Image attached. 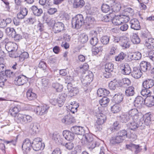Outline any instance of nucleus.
<instances>
[{
  "label": "nucleus",
  "mask_w": 154,
  "mask_h": 154,
  "mask_svg": "<svg viewBox=\"0 0 154 154\" xmlns=\"http://www.w3.org/2000/svg\"><path fill=\"white\" fill-rule=\"evenodd\" d=\"M93 74L92 73L88 75H86L85 73H84L82 76L81 82L86 92H88L90 91L89 86L90 83L93 80Z\"/></svg>",
  "instance_id": "f257e3e1"
},
{
  "label": "nucleus",
  "mask_w": 154,
  "mask_h": 154,
  "mask_svg": "<svg viewBox=\"0 0 154 154\" xmlns=\"http://www.w3.org/2000/svg\"><path fill=\"white\" fill-rule=\"evenodd\" d=\"M83 16L81 14H79L73 18L72 20V27L78 29L82 25L84 22Z\"/></svg>",
  "instance_id": "f03ea898"
},
{
  "label": "nucleus",
  "mask_w": 154,
  "mask_h": 154,
  "mask_svg": "<svg viewBox=\"0 0 154 154\" xmlns=\"http://www.w3.org/2000/svg\"><path fill=\"white\" fill-rule=\"evenodd\" d=\"M42 139L40 137L34 138L32 142V147L35 151H38L44 149L45 145L42 143Z\"/></svg>",
  "instance_id": "7ed1b4c3"
},
{
  "label": "nucleus",
  "mask_w": 154,
  "mask_h": 154,
  "mask_svg": "<svg viewBox=\"0 0 154 154\" xmlns=\"http://www.w3.org/2000/svg\"><path fill=\"white\" fill-rule=\"evenodd\" d=\"M17 119L22 124H26L32 122V117L29 115L20 113L18 114Z\"/></svg>",
  "instance_id": "20e7f679"
},
{
  "label": "nucleus",
  "mask_w": 154,
  "mask_h": 154,
  "mask_svg": "<svg viewBox=\"0 0 154 154\" xmlns=\"http://www.w3.org/2000/svg\"><path fill=\"white\" fill-rule=\"evenodd\" d=\"M32 142L28 138L25 139L22 143V148L24 154H27L30 150Z\"/></svg>",
  "instance_id": "39448f33"
},
{
  "label": "nucleus",
  "mask_w": 154,
  "mask_h": 154,
  "mask_svg": "<svg viewBox=\"0 0 154 154\" xmlns=\"http://www.w3.org/2000/svg\"><path fill=\"white\" fill-rule=\"evenodd\" d=\"M49 106L46 104L37 106L35 109L36 113L38 115H42L46 114L48 111Z\"/></svg>",
  "instance_id": "423d86ee"
},
{
  "label": "nucleus",
  "mask_w": 154,
  "mask_h": 154,
  "mask_svg": "<svg viewBox=\"0 0 154 154\" xmlns=\"http://www.w3.org/2000/svg\"><path fill=\"white\" fill-rule=\"evenodd\" d=\"M68 92L67 95L70 97H72L76 95L79 92V90L77 87H73L72 84H69L67 85Z\"/></svg>",
  "instance_id": "0eeeda50"
},
{
  "label": "nucleus",
  "mask_w": 154,
  "mask_h": 154,
  "mask_svg": "<svg viewBox=\"0 0 154 154\" xmlns=\"http://www.w3.org/2000/svg\"><path fill=\"white\" fill-rule=\"evenodd\" d=\"M95 21L94 18L91 15H87L84 20L83 24L87 28H90L91 27Z\"/></svg>",
  "instance_id": "6e6552de"
},
{
  "label": "nucleus",
  "mask_w": 154,
  "mask_h": 154,
  "mask_svg": "<svg viewBox=\"0 0 154 154\" xmlns=\"http://www.w3.org/2000/svg\"><path fill=\"white\" fill-rule=\"evenodd\" d=\"M71 130L74 134L77 135H83L85 133V130L83 127L79 126H73L71 128Z\"/></svg>",
  "instance_id": "1a4fd4ad"
},
{
  "label": "nucleus",
  "mask_w": 154,
  "mask_h": 154,
  "mask_svg": "<svg viewBox=\"0 0 154 154\" xmlns=\"http://www.w3.org/2000/svg\"><path fill=\"white\" fill-rule=\"evenodd\" d=\"M28 81L27 78L23 75H20L16 77L14 83L16 85L20 86L23 85Z\"/></svg>",
  "instance_id": "9d476101"
},
{
  "label": "nucleus",
  "mask_w": 154,
  "mask_h": 154,
  "mask_svg": "<svg viewBox=\"0 0 154 154\" xmlns=\"http://www.w3.org/2000/svg\"><path fill=\"white\" fill-rule=\"evenodd\" d=\"M117 118V120L122 123H126L132 121L127 112L118 116Z\"/></svg>",
  "instance_id": "9b49d317"
},
{
  "label": "nucleus",
  "mask_w": 154,
  "mask_h": 154,
  "mask_svg": "<svg viewBox=\"0 0 154 154\" xmlns=\"http://www.w3.org/2000/svg\"><path fill=\"white\" fill-rule=\"evenodd\" d=\"M130 23L131 28L134 30H139L141 28L139 22L137 19H131L130 22Z\"/></svg>",
  "instance_id": "f8f14e48"
},
{
  "label": "nucleus",
  "mask_w": 154,
  "mask_h": 154,
  "mask_svg": "<svg viewBox=\"0 0 154 154\" xmlns=\"http://www.w3.org/2000/svg\"><path fill=\"white\" fill-rule=\"evenodd\" d=\"M145 100L143 98L140 96H137L135 99L134 101V105L135 107L141 108L142 105L143 103V102L145 103Z\"/></svg>",
  "instance_id": "ddd939ff"
},
{
  "label": "nucleus",
  "mask_w": 154,
  "mask_h": 154,
  "mask_svg": "<svg viewBox=\"0 0 154 154\" xmlns=\"http://www.w3.org/2000/svg\"><path fill=\"white\" fill-rule=\"evenodd\" d=\"M52 138L58 145H62L63 146V139L61 137L59 133L57 132L53 133L52 135Z\"/></svg>",
  "instance_id": "4468645a"
},
{
  "label": "nucleus",
  "mask_w": 154,
  "mask_h": 154,
  "mask_svg": "<svg viewBox=\"0 0 154 154\" xmlns=\"http://www.w3.org/2000/svg\"><path fill=\"white\" fill-rule=\"evenodd\" d=\"M28 10L27 9L24 7H21L20 9V12L17 14V17L19 19H23L27 14Z\"/></svg>",
  "instance_id": "2eb2a0df"
},
{
  "label": "nucleus",
  "mask_w": 154,
  "mask_h": 154,
  "mask_svg": "<svg viewBox=\"0 0 154 154\" xmlns=\"http://www.w3.org/2000/svg\"><path fill=\"white\" fill-rule=\"evenodd\" d=\"M94 140L93 135L91 133L85 134L83 135V137L82 139V143L84 144H88V143L91 142Z\"/></svg>",
  "instance_id": "dca6fc26"
},
{
  "label": "nucleus",
  "mask_w": 154,
  "mask_h": 154,
  "mask_svg": "<svg viewBox=\"0 0 154 154\" xmlns=\"http://www.w3.org/2000/svg\"><path fill=\"white\" fill-rule=\"evenodd\" d=\"M121 38L120 43L121 47L124 48H128L130 46L131 42L128 38L125 36H123Z\"/></svg>",
  "instance_id": "f3484780"
},
{
  "label": "nucleus",
  "mask_w": 154,
  "mask_h": 154,
  "mask_svg": "<svg viewBox=\"0 0 154 154\" xmlns=\"http://www.w3.org/2000/svg\"><path fill=\"white\" fill-rule=\"evenodd\" d=\"M126 146L127 148L132 151V149H135L136 150L134 152L136 154L138 153L142 150V149L141 148L142 146H140L139 145H136L131 143L126 145Z\"/></svg>",
  "instance_id": "a211bd4d"
},
{
  "label": "nucleus",
  "mask_w": 154,
  "mask_h": 154,
  "mask_svg": "<svg viewBox=\"0 0 154 154\" xmlns=\"http://www.w3.org/2000/svg\"><path fill=\"white\" fill-rule=\"evenodd\" d=\"M64 28V25L63 23L61 22H58L54 23L53 29L54 31V32L57 33L63 30Z\"/></svg>",
  "instance_id": "6ab92c4d"
},
{
  "label": "nucleus",
  "mask_w": 154,
  "mask_h": 154,
  "mask_svg": "<svg viewBox=\"0 0 154 154\" xmlns=\"http://www.w3.org/2000/svg\"><path fill=\"white\" fill-rule=\"evenodd\" d=\"M151 67V66L150 63L146 61H143L140 63V70L144 72L150 70Z\"/></svg>",
  "instance_id": "aec40b11"
},
{
  "label": "nucleus",
  "mask_w": 154,
  "mask_h": 154,
  "mask_svg": "<svg viewBox=\"0 0 154 154\" xmlns=\"http://www.w3.org/2000/svg\"><path fill=\"white\" fill-rule=\"evenodd\" d=\"M142 75V73L139 68L137 67L133 68V70L131 73V75L135 79H139L140 78Z\"/></svg>",
  "instance_id": "412c9836"
},
{
  "label": "nucleus",
  "mask_w": 154,
  "mask_h": 154,
  "mask_svg": "<svg viewBox=\"0 0 154 154\" xmlns=\"http://www.w3.org/2000/svg\"><path fill=\"white\" fill-rule=\"evenodd\" d=\"M31 9L34 15L37 17H40L43 14V11L42 9L38 8L37 6L33 5L31 7Z\"/></svg>",
  "instance_id": "4be33fe9"
},
{
  "label": "nucleus",
  "mask_w": 154,
  "mask_h": 154,
  "mask_svg": "<svg viewBox=\"0 0 154 154\" xmlns=\"http://www.w3.org/2000/svg\"><path fill=\"white\" fill-rule=\"evenodd\" d=\"M124 140L117 133L114 137L110 140V143L112 145L119 144L122 142Z\"/></svg>",
  "instance_id": "5701e85b"
},
{
  "label": "nucleus",
  "mask_w": 154,
  "mask_h": 154,
  "mask_svg": "<svg viewBox=\"0 0 154 154\" xmlns=\"http://www.w3.org/2000/svg\"><path fill=\"white\" fill-rule=\"evenodd\" d=\"M63 135L65 139L68 140H72L74 138V134L72 132L68 131H64L63 132Z\"/></svg>",
  "instance_id": "b1692460"
},
{
  "label": "nucleus",
  "mask_w": 154,
  "mask_h": 154,
  "mask_svg": "<svg viewBox=\"0 0 154 154\" xmlns=\"http://www.w3.org/2000/svg\"><path fill=\"white\" fill-rule=\"evenodd\" d=\"M144 88H150L154 85V81L152 79H148L145 80L142 84Z\"/></svg>",
  "instance_id": "393cba45"
},
{
  "label": "nucleus",
  "mask_w": 154,
  "mask_h": 154,
  "mask_svg": "<svg viewBox=\"0 0 154 154\" xmlns=\"http://www.w3.org/2000/svg\"><path fill=\"white\" fill-rule=\"evenodd\" d=\"M145 45L148 48L152 49L154 48V38H149L145 41Z\"/></svg>",
  "instance_id": "a878e982"
},
{
  "label": "nucleus",
  "mask_w": 154,
  "mask_h": 154,
  "mask_svg": "<svg viewBox=\"0 0 154 154\" xmlns=\"http://www.w3.org/2000/svg\"><path fill=\"white\" fill-rule=\"evenodd\" d=\"M124 96L123 94L118 93L114 95L113 97V100L116 103L119 104L122 101Z\"/></svg>",
  "instance_id": "bb28decb"
},
{
  "label": "nucleus",
  "mask_w": 154,
  "mask_h": 154,
  "mask_svg": "<svg viewBox=\"0 0 154 154\" xmlns=\"http://www.w3.org/2000/svg\"><path fill=\"white\" fill-rule=\"evenodd\" d=\"M122 72L123 74L128 75L131 73V68L129 65L125 63L124 66L121 67Z\"/></svg>",
  "instance_id": "cd10ccee"
},
{
  "label": "nucleus",
  "mask_w": 154,
  "mask_h": 154,
  "mask_svg": "<svg viewBox=\"0 0 154 154\" xmlns=\"http://www.w3.org/2000/svg\"><path fill=\"white\" fill-rule=\"evenodd\" d=\"M17 45L16 43L11 42L7 43L5 45V48L8 52L14 51Z\"/></svg>",
  "instance_id": "c85d7f7f"
},
{
  "label": "nucleus",
  "mask_w": 154,
  "mask_h": 154,
  "mask_svg": "<svg viewBox=\"0 0 154 154\" xmlns=\"http://www.w3.org/2000/svg\"><path fill=\"white\" fill-rule=\"evenodd\" d=\"M109 93V91L105 88H100L97 91V94L98 97H103L108 95Z\"/></svg>",
  "instance_id": "c756f323"
},
{
  "label": "nucleus",
  "mask_w": 154,
  "mask_h": 154,
  "mask_svg": "<svg viewBox=\"0 0 154 154\" xmlns=\"http://www.w3.org/2000/svg\"><path fill=\"white\" fill-rule=\"evenodd\" d=\"M135 94V88L132 86L128 87L125 91V94L128 97L133 96Z\"/></svg>",
  "instance_id": "7c9ffc66"
},
{
  "label": "nucleus",
  "mask_w": 154,
  "mask_h": 154,
  "mask_svg": "<svg viewBox=\"0 0 154 154\" xmlns=\"http://www.w3.org/2000/svg\"><path fill=\"white\" fill-rule=\"evenodd\" d=\"M127 113L132 120L133 117H136V119H137L139 116L138 111L136 109H132Z\"/></svg>",
  "instance_id": "2f4dec72"
},
{
  "label": "nucleus",
  "mask_w": 154,
  "mask_h": 154,
  "mask_svg": "<svg viewBox=\"0 0 154 154\" xmlns=\"http://www.w3.org/2000/svg\"><path fill=\"white\" fill-rule=\"evenodd\" d=\"M61 121L63 123L69 125L74 122H75V119L73 117L66 116L62 119Z\"/></svg>",
  "instance_id": "473e14b6"
},
{
  "label": "nucleus",
  "mask_w": 154,
  "mask_h": 154,
  "mask_svg": "<svg viewBox=\"0 0 154 154\" xmlns=\"http://www.w3.org/2000/svg\"><path fill=\"white\" fill-rule=\"evenodd\" d=\"M26 96L27 99L30 100H32L35 99L37 97L36 94L32 92V90L29 89L26 92Z\"/></svg>",
  "instance_id": "72a5a7b5"
},
{
  "label": "nucleus",
  "mask_w": 154,
  "mask_h": 154,
  "mask_svg": "<svg viewBox=\"0 0 154 154\" xmlns=\"http://www.w3.org/2000/svg\"><path fill=\"white\" fill-rule=\"evenodd\" d=\"M106 119V116L103 113H100L98 115L97 119L96 122L99 124H103Z\"/></svg>",
  "instance_id": "f704fd0d"
},
{
  "label": "nucleus",
  "mask_w": 154,
  "mask_h": 154,
  "mask_svg": "<svg viewBox=\"0 0 154 154\" xmlns=\"http://www.w3.org/2000/svg\"><path fill=\"white\" fill-rule=\"evenodd\" d=\"M145 103L148 107H151L154 105V97L151 96L145 100Z\"/></svg>",
  "instance_id": "c9c22d12"
},
{
  "label": "nucleus",
  "mask_w": 154,
  "mask_h": 154,
  "mask_svg": "<svg viewBox=\"0 0 154 154\" xmlns=\"http://www.w3.org/2000/svg\"><path fill=\"white\" fill-rule=\"evenodd\" d=\"M151 116L150 113H148L143 116V118L142 119L146 126L149 125L150 123Z\"/></svg>",
  "instance_id": "e433bc0d"
},
{
  "label": "nucleus",
  "mask_w": 154,
  "mask_h": 154,
  "mask_svg": "<svg viewBox=\"0 0 154 154\" xmlns=\"http://www.w3.org/2000/svg\"><path fill=\"white\" fill-rule=\"evenodd\" d=\"M85 3V2L83 0H80L78 2L76 0L73 3V7L75 8H81L84 6Z\"/></svg>",
  "instance_id": "4c0bfd02"
},
{
  "label": "nucleus",
  "mask_w": 154,
  "mask_h": 154,
  "mask_svg": "<svg viewBox=\"0 0 154 154\" xmlns=\"http://www.w3.org/2000/svg\"><path fill=\"white\" fill-rule=\"evenodd\" d=\"M19 106H12L9 110V114H10L12 116L15 117L16 114L19 111Z\"/></svg>",
  "instance_id": "58836bf2"
},
{
  "label": "nucleus",
  "mask_w": 154,
  "mask_h": 154,
  "mask_svg": "<svg viewBox=\"0 0 154 154\" xmlns=\"http://www.w3.org/2000/svg\"><path fill=\"white\" fill-rule=\"evenodd\" d=\"M127 127L130 129L134 131L138 128L137 123L134 121H131L127 125Z\"/></svg>",
  "instance_id": "ea45409f"
},
{
  "label": "nucleus",
  "mask_w": 154,
  "mask_h": 154,
  "mask_svg": "<svg viewBox=\"0 0 154 154\" xmlns=\"http://www.w3.org/2000/svg\"><path fill=\"white\" fill-rule=\"evenodd\" d=\"M103 50L102 46H100L98 47H94L93 48L92 50V54L94 55L99 54L100 53L102 52Z\"/></svg>",
  "instance_id": "a19ab883"
},
{
  "label": "nucleus",
  "mask_w": 154,
  "mask_h": 154,
  "mask_svg": "<svg viewBox=\"0 0 154 154\" xmlns=\"http://www.w3.org/2000/svg\"><path fill=\"white\" fill-rule=\"evenodd\" d=\"M38 125L36 123H32L30 124V128L32 132V134H34L36 133L38 131Z\"/></svg>",
  "instance_id": "79ce46f5"
},
{
  "label": "nucleus",
  "mask_w": 154,
  "mask_h": 154,
  "mask_svg": "<svg viewBox=\"0 0 154 154\" xmlns=\"http://www.w3.org/2000/svg\"><path fill=\"white\" fill-rule=\"evenodd\" d=\"M5 32L7 35L9 37L13 38V36H14L16 32L14 28L8 27L6 29Z\"/></svg>",
  "instance_id": "37998d69"
},
{
  "label": "nucleus",
  "mask_w": 154,
  "mask_h": 154,
  "mask_svg": "<svg viewBox=\"0 0 154 154\" xmlns=\"http://www.w3.org/2000/svg\"><path fill=\"white\" fill-rule=\"evenodd\" d=\"M148 89L144 88V89H142L141 91V94L143 96L147 97H151L152 92Z\"/></svg>",
  "instance_id": "c03bdc74"
},
{
  "label": "nucleus",
  "mask_w": 154,
  "mask_h": 154,
  "mask_svg": "<svg viewBox=\"0 0 154 154\" xmlns=\"http://www.w3.org/2000/svg\"><path fill=\"white\" fill-rule=\"evenodd\" d=\"M126 56V54L123 52H121L118 55L115 56V60L118 62H121Z\"/></svg>",
  "instance_id": "a18cd8bd"
},
{
  "label": "nucleus",
  "mask_w": 154,
  "mask_h": 154,
  "mask_svg": "<svg viewBox=\"0 0 154 154\" xmlns=\"http://www.w3.org/2000/svg\"><path fill=\"white\" fill-rule=\"evenodd\" d=\"M105 71L112 72L114 69V65L111 63H106L105 65Z\"/></svg>",
  "instance_id": "49530a36"
},
{
  "label": "nucleus",
  "mask_w": 154,
  "mask_h": 154,
  "mask_svg": "<svg viewBox=\"0 0 154 154\" xmlns=\"http://www.w3.org/2000/svg\"><path fill=\"white\" fill-rule=\"evenodd\" d=\"M112 23L115 25H119L121 24L122 23L120 15L115 16L112 21Z\"/></svg>",
  "instance_id": "de8ad7c7"
},
{
  "label": "nucleus",
  "mask_w": 154,
  "mask_h": 154,
  "mask_svg": "<svg viewBox=\"0 0 154 154\" xmlns=\"http://www.w3.org/2000/svg\"><path fill=\"white\" fill-rule=\"evenodd\" d=\"M101 9L103 12L107 13L112 10V8L107 4H103L102 5Z\"/></svg>",
  "instance_id": "09e8293b"
},
{
  "label": "nucleus",
  "mask_w": 154,
  "mask_h": 154,
  "mask_svg": "<svg viewBox=\"0 0 154 154\" xmlns=\"http://www.w3.org/2000/svg\"><path fill=\"white\" fill-rule=\"evenodd\" d=\"M109 40L110 37L106 35L103 36L100 38L101 42L103 45H107L109 44Z\"/></svg>",
  "instance_id": "8fccbe9b"
},
{
  "label": "nucleus",
  "mask_w": 154,
  "mask_h": 154,
  "mask_svg": "<svg viewBox=\"0 0 154 154\" xmlns=\"http://www.w3.org/2000/svg\"><path fill=\"white\" fill-rule=\"evenodd\" d=\"M121 109L119 104L116 103L111 107V111L114 113H116L119 112Z\"/></svg>",
  "instance_id": "3c124183"
},
{
  "label": "nucleus",
  "mask_w": 154,
  "mask_h": 154,
  "mask_svg": "<svg viewBox=\"0 0 154 154\" xmlns=\"http://www.w3.org/2000/svg\"><path fill=\"white\" fill-rule=\"evenodd\" d=\"M88 40V36L85 34L83 33L80 35L79 40L82 43H84L86 42Z\"/></svg>",
  "instance_id": "603ef678"
},
{
  "label": "nucleus",
  "mask_w": 154,
  "mask_h": 154,
  "mask_svg": "<svg viewBox=\"0 0 154 154\" xmlns=\"http://www.w3.org/2000/svg\"><path fill=\"white\" fill-rule=\"evenodd\" d=\"M132 59L135 60H140L141 57V54L139 52H134L131 55Z\"/></svg>",
  "instance_id": "864d4df0"
},
{
  "label": "nucleus",
  "mask_w": 154,
  "mask_h": 154,
  "mask_svg": "<svg viewBox=\"0 0 154 154\" xmlns=\"http://www.w3.org/2000/svg\"><path fill=\"white\" fill-rule=\"evenodd\" d=\"M120 136L124 140H125L127 137V132L125 130H120L116 133Z\"/></svg>",
  "instance_id": "5fc2aeb1"
},
{
  "label": "nucleus",
  "mask_w": 154,
  "mask_h": 154,
  "mask_svg": "<svg viewBox=\"0 0 154 154\" xmlns=\"http://www.w3.org/2000/svg\"><path fill=\"white\" fill-rule=\"evenodd\" d=\"M52 87L55 89L57 92H60L62 91L63 87L62 85L58 83H53L52 84Z\"/></svg>",
  "instance_id": "6e6d98bb"
},
{
  "label": "nucleus",
  "mask_w": 154,
  "mask_h": 154,
  "mask_svg": "<svg viewBox=\"0 0 154 154\" xmlns=\"http://www.w3.org/2000/svg\"><path fill=\"white\" fill-rule=\"evenodd\" d=\"M118 85V82L115 80L111 81L109 84V87L110 89L114 90L116 88Z\"/></svg>",
  "instance_id": "4d7b16f0"
},
{
  "label": "nucleus",
  "mask_w": 154,
  "mask_h": 154,
  "mask_svg": "<svg viewBox=\"0 0 154 154\" xmlns=\"http://www.w3.org/2000/svg\"><path fill=\"white\" fill-rule=\"evenodd\" d=\"M109 99L107 97L103 96L102 98L99 100V102L101 105H106L109 102Z\"/></svg>",
  "instance_id": "13d9d810"
},
{
  "label": "nucleus",
  "mask_w": 154,
  "mask_h": 154,
  "mask_svg": "<svg viewBox=\"0 0 154 154\" xmlns=\"http://www.w3.org/2000/svg\"><path fill=\"white\" fill-rule=\"evenodd\" d=\"M87 144L88 145V146L89 149H93L97 146H98L99 143L96 140H93V141Z\"/></svg>",
  "instance_id": "bf43d9fd"
},
{
  "label": "nucleus",
  "mask_w": 154,
  "mask_h": 154,
  "mask_svg": "<svg viewBox=\"0 0 154 154\" xmlns=\"http://www.w3.org/2000/svg\"><path fill=\"white\" fill-rule=\"evenodd\" d=\"M131 40L133 44H136L139 43L140 41V38L136 34H135L132 36Z\"/></svg>",
  "instance_id": "052dcab7"
},
{
  "label": "nucleus",
  "mask_w": 154,
  "mask_h": 154,
  "mask_svg": "<svg viewBox=\"0 0 154 154\" xmlns=\"http://www.w3.org/2000/svg\"><path fill=\"white\" fill-rule=\"evenodd\" d=\"M121 7V5L119 3H116L113 5L112 9L114 11L117 12L119 11Z\"/></svg>",
  "instance_id": "680f3d73"
},
{
  "label": "nucleus",
  "mask_w": 154,
  "mask_h": 154,
  "mask_svg": "<svg viewBox=\"0 0 154 154\" xmlns=\"http://www.w3.org/2000/svg\"><path fill=\"white\" fill-rule=\"evenodd\" d=\"M137 124L138 128L141 130L144 129L145 128L146 125L142 119H141L139 122V124Z\"/></svg>",
  "instance_id": "e2e57ef3"
},
{
  "label": "nucleus",
  "mask_w": 154,
  "mask_h": 154,
  "mask_svg": "<svg viewBox=\"0 0 154 154\" xmlns=\"http://www.w3.org/2000/svg\"><path fill=\"white\" fill-rule=\"evenodd\" d=\"M63 97L61 96L60 98L57 100V105L60 107H62L63 105L64 102L65 100V98H63Z\"/></svg>",
  "instance_id": "0e129e2a"
},
{
  "label": "nucleus",
  "mask_w": 154,
  "mask_h": 154,
  "mask_svg": "<svg viewBox=\"0 0 154 154\" xmlns=\"http://www.w3.org/2000/svg\"><path fill=\"white\" fill-rule=\"evenodd\" d=\"M141 36L143 38H145L150 36V33L148 31H143L141 32Z\"/></svg>",
  "instance_id": "69168bd1"
},
{
  "label": "nucleus",
  "mask_w": 154,
  "mask_h": 154,
  "mask_svg": "<svg viewBox=\"0 0 154 154\" xmlns=\"http://www.w3.org/2000/svg\"><path fill=\"white\" fill-rule=\"evenodd\" d=\"M122 23L123 22H127L129 20V15H120Z\"/></svg>",
  "instance_id": "338daca9"
},
{
  "label": "nucleus",
  "mask_w": 154,
  "mask_h": 154,
  "mask_svg": "<svg viewBox=\"0 0 154 154\" xmlns=\"http://www.w3.org/2000/svg\"><path fill=\"white\" fill-rule=\"evenodd\" d=\"M98 42L97 38H91L90 40V44L92 46H94Z\"/></svg>",
  "instance_id": "774afa93"
}]
</instances>
